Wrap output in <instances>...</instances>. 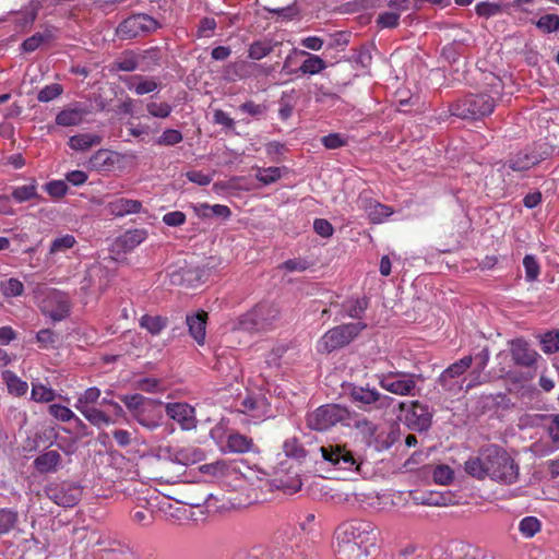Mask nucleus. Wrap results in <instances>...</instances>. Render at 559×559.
<instances>
[{"instance_id": "obj_1", "label": "nucleus", "mask_w": 559, "mask_h": 559, "mask_svg": "<svg viewBox=\"0 0 559 559\" xmlns=\"http://www.w3.org/2000/svg\"><path fill=\"white\" fill-rule=\"evenodd\" d=\"M464 471L476 479H490L512 485L518 481L520 468L514 459L500 445L487 444L464 463Z\"/></svg>"}, {"instance_id": "obj_2", "label": "nucleus", "mask_w": 559, "mask_h": 559, "mask_svg": "<svg viewBox=\"0 0 559 559\" xmlns=\"http://www.w3.org/2000/svg\"><path fill=\"white\" fill-rule=\"evenodd\" d=\"M283 451L288 459L298 462L309 457L317 464L322 463L336 471L360 472L359 459L345 444L329 443L305 449L298 439L293 437L284 441Z\"/></svg>"}, {"instance_id": "obj_3", "label": "nucleus", "mask_w": 559, "mask_h": 559, "mask_svg": "<svg viewBox=\"0 0 559 559\" xmlns=\"http://www.w3.org/2000/svg\"><path fill=\"white\" fill-rule=\"evenodd\" d=\"M378 532L373 523L365 520H350L335 531V552L338 559H361L376 546Z\"/></svg>"}, {"instance_id": "obj_4", "label": "nucleus", "mask_w": 559, "mask_h": 559, "mask_svg": "<svg viewBox=\"0 0 559 559\" xmlns=\"http://www.w3.org/2000/svg\"><path fill=\"white\" fill-rule=\"evenodd\" d=\"M281 320V310L274 302L262 301L241 314L234 326L250 333L269 332L274 330Z\"/></svg>"}, {"instance_id": "obj_5", "label": "nucleus", "mask_w": 559, "mask_h": 559, "mask_svg": "<svg viewBox=\"0 0 559 559\" xmlns=\"http://www.w3.org/2000/svg\"><path fill=\"white\" fill-rule=\"evenodd\" d=\"M496 99L487 93H469L453 102L449 110L452 116L464 120H479L491 115Z\"/></svg>"}, {"instance_id": "obj_6", "label": "nucleus", "mask_w": 559, "mask_h": 559, "mask_svg": "<svg viewBox=\"0 0 559 559\" xmlns=\"http://www.w3.org/2000/svg\"><path fill=\"white\" fill-rule=\"evenodd\" d=\"M306 424L317 431H325L337 424L352 426V413L340 404H325L308 413Z\"/></svg>"}, {"instance_id": "obj_7", "label": "nucleus", "mask_w": 559, "mask_h": 559, "mask_svg": "<svg viewBox=\"0 0 559 559\" xmlns=\"http://www.w3.org/2000/svg\"><path fill=\"white\" fill-rule=\"evenodd\" d=\"M378 378L383 390L400 396H416L419 392L417 382L424 380L421 374L404 371H390Z\"/></svg>"}, {"instance_id": "obj_8", "label": "nucleus", "mask_w": 559, "mask_h": 559, "mask_svg": "<svg viewBox=\"0 0 559 559\" xmlns=\"http://www.w3.org/2000/svg\"><path fill=\"white\" fill-rule=\"evenodd\" d=\"M473 364L472 355H466L451 364L437 379V383L451 396H456L463 391L464 373Z\"/></svg>"}, {"instance_id": "obj_9", "label": "nucleus", "mask_w": 559, "mask_h": 559, "mask_svg": "<svg viewBox=\"0 0 559 559\" xmlns=\"http://www.w3.org/2000/svg\"><path fill=\"white\" fill-rule=\"evenodd\" d=\"M366 326L362 322L337 325L324 333L320 345L326 353H332L349 344Z\"/></svg>"}, {"instance_id": "obj_10", "label": "nucleus", "mask_w": 559, "mask_h": 559, "mask_svg": "<svg viewBox=\"0 0 559 559\" xmlns=\"http://www.w3.org/2000/svg\"><path fill=\"white\" fill-rule=\"evenodd\" d=\"M83 488L78 483H51L45 487L46 496L63 508L74 507L82 497Z\"/></svg>"}, {"instance_id": "obj_11", "label": "nucleus", "mask_w": 559, "mask_h": 559, "mask_svg": "<svg viewBox=\"0 0 559 559\" xmlns=\"http://www.w3.org/2000/svg\"><path fill=\"white\" fill-rule=\"evenodd\" d=\"M157 28V22L150 15L140 13L124 19L117 28L121 39H132Z\"/></svg>"}, {"instance_id": "obj_12", "label": "nucleus", "mask_w": 559, "mask_h": 559, "mask_svg": "<svg viewBox=\"0 0 559 559\" xmlns=\"http://www.w3.org/2000/svg\"><path fill=\"white\" fill-rule=\"evenodd\" d=\"M349 399L362 406H372L374 408H386L393 403V399L389 395L382 394L374 388L369 385H355L350 384L347 389Z\"/></svg>"}, {"instance_id": "obj_13", "label": "nucleus", "mask_w": 559, "mask_h": 559, "mask_svg": "<svg viewBox=\"0 0 559 559\" xmlns=\"http://www.w3.org/2000/svg\"><path fill=\"white\" fill-rule=\"evenodd\" d=\"M165 411L167 416L178 423L182 430H192L197 427L195 411L188 403H167Z\"/></svg>"}, {"instance_id": "obj_14", "label": "nucleus", "mask_w": 559, "mask_h": 559, "mask_svg": "<svg viewBox=\"0 0 559 559\" xmlns=\"http://www.w3.org/2000/svg\"><path fill=\"white\" fill-rule=\"evenodd\" d=\"M509 345L512 360L516 366L525 368L535 366L539 355L525 340L515 338L510 341Z\"/></svg>"}, {"instance_id": "obj_15", "label": "nucleus", "mask_w": 559, "mask_h": 559, "mask_svg": "<svg viewBox=\"0 0 559 559\" xmlns=\"http://www.w3.org/2000/svg\"><path fill=\"white\" fill-rule=\"evenodd\" d=\"M543 162V156L534 155L531 148H525L520 151L518 154L511 156L502 166L501 170L506 174H509L508 170L513 171H526L534 167L535 165Z\"/></svg>"}, {"instance_id": "obj_16", "label": "nucleus", "mask_w": 559, "mask_h": 559, "mask_svg": "<svg viewBox=\"0 0 559 559\" xmlns=\"http://www.w3.org/2000/svg\"><path fill=\"white\" fill-rule=\"evenodd\" d=\"M432 414L427 405L413 401L406 414V421L413 429L424 431L431 426Z\"/></svg>"}, {"instance_id": "obj_17", "label": "nucleus", "mask_w": 559, "mask_h": 559, "mask_svg": "<svg viewBox=\"0 0 559 559\" xmlns=\"http://www.w3.org/2000/svg\"><path fill=\"white\" fill-rule=\"evenodd\" d=\"M120 400L124 403L128 411L132 414L138 423H143V409L151 405H162L163 403L158 400L145 397L139 393L130 395H121Z\"/></svg>"}, {"instance_id": "obj_18", "label": "nucleus", "mask_w": 559, "mask_h": 559, "mask_svg": "<svg viewBox=\"0 0 559 559\" xmlns=\"http://www.w3.org/2000/svg\"><path fill=\"white\" fill-rule=\"evenodd\" d=\"M254 442L252 438H249L239 432H231L227 436L226 442L223 445L222 450L225 453H248L254 451Z\"/></svg>"}, {"instance_id": "obj_19", "label": "nucleus", "mask_w": 559, "mask_h": 559, "mask_svg": "<svg viewBox=\"0 0 559 559\" xmlns=\"http://www.w3.org/2000/svg\"><path fill=\"white\" fill-rule=\"evenodd\" d=\"M58 28L55 26H46L43 31L35 33L33 36L26 38L21 47L25 52H33L43 44H48L57 39Z\"/></svg>"}, {"instance_id": "obj_20", "label": "nucleus", "mask_w": 559, "mask_h": 559, "mask_svg": "<svg viewBox=\"0 0 559 559\" xmlns=\"http://www.w3.org/2000/svg\"><path fill=\"white\" fill-rule=\"evenodd\" d=\"M128 90L133 91L136 95H145L155 92L159 84L154 78L143 75H132L121 78Z\"/></svg>"}, {"instance_id": "obj_21", "label": "nucleus", "mask_w": 559, "mask_h": 559, "mask_svg": "<svg viewBox=\"0 0 559 559\" xmlns=\"http://www.w3.org/2000/svg\"><path fill=\"white\" fill-rule=\"evenodd\" d=\"M62 457L56 450H49L39 454L33 465L40 474L56 473L61 466Z\"/></svg>"}, {"instance_id": "obj_22", "label": "nucleus", "mask_w": 559, "mask_h": 559, "mask_svg": "<svg viewBox=\"0 0 559 559\" xmlns=\"http://www.w3.org/2000/svg\"><path fill=\"white\" fill-rule=\"evenodd\" d=\"M90 112L85 106L69 107L56 116V123L62 127L79 126Z\"/></svg>"}, {"instance_id": "obj_23", "label": "nucleus", "mask_w": 559, "mask_h": 559, "mask_svg": "<svg viewBox=\"0 0 559 559\" xmlns=\"http://www.w3.org/2000/svg\"><path fill=\"white\" fill-rule=\"evenodd\" d=\"M109 213L116 217H123L129 214L140 213L142 202L139 200L118 198L107 205Z\"/></svg>"}, {"instance_id": "obj_24", "label": "nucleus", "mask_w": 559, "mask_h": 559, "mask_svg": "<svg viewBox=\"0 0 559 559\" xmlns=\"http://www.w3.org/2000/svg\"><path fill=\"white\" fill-rule=\"evenodd\" d=\"M204 451L194 445H187L175 450L171 453V460L178 464L188 466L203 461Z\"/></svg>"}, {"instance_id": "obj_25", "label": "nucleus", "mask_w": 559, "mask_h": 559, "mask_svg": "<svg viewBox=\"0 0 559 559\" xmlns=\"http://www.w3.org/2000/svg\"><path fill=\"white\" fill-rule=\"evenodd\" d=\"M206 318L207 314L204 311L187 316L189 333L199 345H203L205 341Z\"/></svg>"}, {"instance_id": "obj_26", "label": "nucleus", "mask_w": 559, "mask_h": 559, "mask_svg": "<svg viewBox=\"0 0 559 559\" xmlns=\"http://www.w3.org/2000/svg\"><path fill=\"white\" fill-rule=\"evenodd\" d=\"M147 238L146 229H129L117 240V246L123 252H130Z\"/></svg>"}, {"instance_id": "obj_27", "label": "nucleus", "mask_w": 559, "mask_h": 559, "mask_svg": "<svg viewBox=\"0 0 559 559\" xmlns=\"http://www.w3.org/2000/svg\"><path fill=\"white\" fill-rule=\"evenodd\" d=\"M473 357V361L475 362V367L473 371L471 372V381L466 384V390L468 391L475 385L479 384V378L481 372L486 369L489 359H490V352L488 347H483L478 353H476Z\"/></svg>"}, {"instance_id": "obj_28", "label": "nucleus", "mask_w": 559, "mask_h": 559, "mask_svg": "<svg viewBox=\"0 0 559 559\" xmlns=\"http://www.w3.org/2000/svg\"><path fill=\"white\" fill-rule=\"evenodd\" d=\"M195 214L201 218L218 217L224 221L231 216V211L227 205L207 203H199L193 206Z\"/></svg>"}, {"instance_id": "obj_29", "label": "nucleus", "mask_w": 559, "mask_h": 559, "mask_svg": "<svg viewBox=\"0 0 559 559\" xmlns=\"http://www.w3.org/2000/svg\"><path fill=\"white\" fill-rule=\"evenodd\" d=\"M294 51L297 52L296 49ZM298 53L308 57L298 69L302 74H318L326 68V63L321 57L309 53L305 50H300Z\"/></svg>"}, {"instance_id": "obj_30", "label": "nucleus", "mask_w": 559, "mask_h": 559, "mask_svg": "<svg viewBox=\"0 0 559 559\" xmlns=\"http://www.w3.org/2000/svg\"><path fill=\"white\" fill-rule=\"evenodd\" d=\"M102 136L92 133H82L69 139V146L74 151H87L92 146L102 143Z\"/></svg>"}, {"instance_id": "obj_31", "label": "nucleus", "mask_w": 559, "mask_h": 559, "mask_svg": "<svg viewBox=\"0 0 559 559\" xmlns=\"http://www.w3.org/2000/svg\"><path fill=\"white\" fill-rule=\"evenodd\" d=\"M163 51L159 47H151L139 55L143 71H152L160 66Z\"/></svg>"}, {"instance_id": "obj_32", "label": "nucleus", "mask_w": 559, "mask_h": 559, "mask_svg": "<svg viewBox=\"0 0 559 559\" xmlns=\"http://www.w3.org/2000/svg\"><path fill=\"white\" fill-rule=\"evenodd\" d=\"M277 45L278 43H274L270 39L254 40L248 48V58L251 60H261L269 56Z\"/></svg>"}, {"instance_id": "obj_33", "label": "nucleus", "mask_w": 559, "mask_h": 559, "mask_svg": "<svg viewBox=\"0 0 559 559\" xmlns=\"http://www.w3.org/2000/svg\"><path fill=\"white\" fill-rule=\"evenodd\" d=\"M2 379L8 386V391L16 396H22L27 392L28 385L25 381L21 380L13 371L4 370Z\"/></svg>"}, {"instance_id": "obj_34", "label": "nucleus", "mask_w": 559, "mask_h": 559, "mask_svg": "<svg viewBox=\"0 0 559 559\" xmlns=\"http://www.w3.org/2000/svg\"><path fill=\"white\" fill-rule=\"evenodd\" d=\"M92 425L96 427L108 426L112 419L103 411L92 406L78 409Z\"/></svg>"}, {"instance_id": "obj_35", "label": "nucleus", "mask_w": 559, "mask_h": 559, "mask_svg": "<svg viewBox=\"0 0 559 559\" xmlns=\"http://www.w3.org/2000/svg\"><path fill=\"white\" fill-rule=\"evenodd\" d=\"M76 245V239L73 235L66 234L60 237H56L49 247V255H57L59 253H66Z\"/></svg>"}, {"instance_id": "obj_36", "label": "nucleus", "mask_w": 559, "mask_h": 559, "mask_svg": "<svg viewBox=\"0 0 559 559\" xmlns=\"http://www.w3.org/2000/svg\"><path fill=\"white\" fill-rule=\"evenodd\" d=\"M167 325V319L160 316L144 314L140 319V326L147 330L152 335H158Z\"/></svg>"}, {"instance_id": "obj_37", "label": "nucleus", "mask_w": 559, "mask_h": 559, "mask_svg": "<svg viewBox=\"0 0 559 559\" xmlns=\"http://www.w3.org/2000/svg\"><path fill=\"white\" fill-rule=\"evenodd\" d=\"M352 425L358 430L364 442L366 444H371L377 431V425L366 418L355 419L353 417Z\"/></svg>"}, {"instance_id": "obj_38", "label": "nucleus", "mask_w": 559, "mask_h": 559, "mask_svg": "<svg viewBox=\"0 0 559 559\" xmlns=\"http://www.w3.org/2000/svg\"><path fill=\"white\" fill-rule=\"evenodd\" d=\"M140 67L139 55L133 51H126L123 55L115 61L114 68L119 71L132 72Z\"/></svg>"}, {"instance_id": "obj_39", "label": "nucleus", "mask_w": 559, "mask_h": 559, "mask_svg": "<svg viewBox=\"0 0 559 559\" xmlns=\"http://www.w3.org/2000/svg\"><path fill=\"white\" fill-rule=\"evenodd\" d=\"M19 520V513L10 508L0 509V535L11 532Z\"/></svg>"}, {"instance_id": "obj_40", "label": "nucleus", "mask_w": 559, "mask_h": 559, "mask_svg": "<svg viewBox=\"0 0 559 559\" xmlns=\"http://www.w3.org/2000/svg\"><path fill=\"white\" fill-rule=\"evenodd\" d=\"M368 217L373 224L381 223L384 218L389 217L393 211L390 206L381 204L379 202H370L366 207Z\"/></svg>"}, {"instance_id": "obj_41", "label": "nucleus", "mask_w": 559, "mask_h": 559, "mask_svg": "<svg viewBox=\"0 0 559 559\" xmlns=\"http://www.w3.org/2000/svg\"><path fill=\"white\" fill-rule=\"evenodd\" d=\"M542 350L545 354L559 352V330H551L544 333L539 340Z\"/></svg>"}, {"instance_id": "obj_42", "label": "nucleus", "mask_w": 559, "mask_h": 559, "mask_svg": "<svg viewBox=\"0 0 559 559\" xmlns=\"http://www.w3.org/2000/svg\"><path fill=\"white\" fill-rule=\"evenodd\" d=\"M542 528V523L536 516H525L519 523V532L525 538L534 537Z\"/></svg>"}, {"instance_id": "obj_43", "label": "nucleus", "mask_w": 559, "mask_h": 559, "mask_svg": "<svg viewBox=\"0 0 559 559\" xmlns=\"http://www.w3.org/2000/svg\"><path fill=\"white\" fill-rule=\"evenodd\" d=\"M162 405H151L143 409V418L145 421L139 423L143 427L153 430L159 426V420L162 418Z\"/></svg>"}, {"instance_id": "obj_44", "label": "nucleus", "mask_w": 559, "mask_h": 559, "mask_svg": "<svg viewBox=\"0 0 559 559\" xmlns=\"http://www.w3.org/2000/svg\"><path fill=\"white\" fill-rule=\"evenodd\" d=\"M241 405L243 407V413L252 414L253 417L260 418L264 415V411H261V408H266V403L264 399H255L253 396H247L241 402Z\"/></svg>"}, {"instance_id": "obj_45", "label": "nucleus", "mask_w": 559, "mask_h": 559, "mask_svg": "<svg viewBox=\"0 0 559 559\" xmlns=\"http://www.w3.org/2000/svg\"><path fill=\"white\" fill-rule=\"evenodd\" d=\"M0 290L5 297H17L23 294L24 285L20 280L11 277L0 283Z\"/></svg>"}, {"instance_id": "obj_46", "label": "nucleus", "mask_w": 559, "mask_h": 559, "mask_svg": "<svg viewBox=\"0 0 559 559\" xmlns=\"http://www.w3.org/2000/svg\"><path fill=\"white\" fill-rule=\"evenodd\" d=\"M523 266L525 270V280L534 282L538 278L540 273V265L533 254H526L523 259Z\"/></svg>"}, {"instance_id": "obj_47", "label": "nucleus", "mask_w": 559, "mask_h": 559, "mask_svg": "<svg viewBox=\"0 0 559 559\" xmlns=\"http://www.w3.org/2000/svg\"><path fill=\"white\" fill-rule=\"evenodd\" d=\"M12 199L17 203H22L32 199L37 198L36 185H25L21 187H16L12 191Z\"/></svg>"}, {"instance_id": "obj_48", "label": "nucleus", "mask_w": 559, "mask_h": 559, "mask_svg": "<svg viewBox=\"0 0 559 559\" xmlns=\"http://www.w3.org/2000/svg\"><path fill=\"white\" fill-rule=\"evenodd\" d=\"M100 396V390L96 386L88 388L78 397V401L74 405L76 409H82L83 407H92L91 404H94L98 401Z\"/></svg>"}, {"instance_id": "obj_49", "label": "nucleus", "mask_w": 559, "mask_h": 559, "mask_svg": "<svg viewBox=\"0 0 559 559\" xmlns=\"http://www.w3.org/2000/svg\"><path fill=\"white\" fill-rule=\"evenodd\" d=\"M415 500L425 506H447L449 498L440 492H424L420 496L415 497Z\"/></svg>"}, {"instance_id": "obj_50", "label": "nucleus", "mask_w": 559, "mask_h": 559, "mask_svg": "<svg viewBox=\"0 0 559 559\" xmlns=\"http://www.w3.org/2000/svg\"><path fill=\"white\" fill-rule=\"evenodd\" d=\"M368 299L362 297V298H357L355 300H350L348 301L344 307L347 311V314L353 318V319H360L364 314V312L366 311V309L368 308Z\"/></svg>"}, {"instance_id": "obj_51", "label": "nucleus", "mask_w": 559, "mask_h": 559, "mask_svg": "<svg viewBox=\"0 0 559 559\" xmlns=\"http://www.w3.org/2000/svg\"><path fill=\"white\" fill-rule=\"evenodd\" d=\"M56 397V392L41 383H33L32 399L36 402H51Z\"/></svg>"}, {"instance_id": "obj_52", "label": "nucleus", "mask_w": 559, "mask_h": 559, "mask_svg": "<svg viewBox=\"0 0 559 559\" xmlns=\"http://www.w3.org/2000/svg\"><path fill=\"white\" fill-rule=\"evenodd\" d=\"M432 477L437 484L449 485L454 478V472L450 466L440 464L433 468Z\"/></svg>"}, {"instance_id": "obj_53", "label": "nucleus", "mask_w": 559, "mask_h": 559, "mask_svg": "<svg viewBox=\"0 0 559 559\" xmlns=\"http://www.w3.org/2000/svg\"><path fill=\"white\" fill-rule=\"evenodd\" d=\"M63 92V88L58 83H52L44 86L37 94V99L40 103H48L59 97Z\"/></svg>"}, {"instance_id": "obj_54", "label": "nucleus", "mask_w": 559, "mask_h": 559, "mask_svg": "<svg viewBox=\"0 0 559 559\" xmlns=\"http://www.w3.org/2000/svg\"><path fill=\"white\" fill-rule=\"evenodd\" d=\"M282 176L280 167L259 168L255 175L257 180L263 185H270L277 181Z\"/></svg>"}, {"instance_id": "obj_55", "label": "nucleus", "mask_w": 559, "mask_h": 559, "mask_svg": "<svg viewBox=\"0 0 559 559\" xmlns=\"http://www.w3.org/2000/svg\"><path fill=\"white\" fill-rule=\"evenodd\" d=\"M536 26L545 33H552L559 29V15L545 14L538 19Z\"/></svg>"}, {"instance_id": "obj_56", "label": "nucleus", "mask_w": 559, "mask_h": 559, "mask_svg": "<svg viewBox=\"0 0 559 559\" xmlns=\"http://www.w3.org/2000/svg\"><path fill=\"white\" fill-rule=\"evenodd\" d=\"M182 139V134L179 130L166 129L156 140V144L163 146H173L180 143Z\"/></svg>"}, {"instance_id": "obj_57", "label": "nucleus", "mask_w": 559, "mask_h": 559, "mask_svg": "<svg viewBox=\"0 0 559 559\" xmlns=\"http://www.w3.org/2000/svg\"><path fill=\"white\" fill-rule=\"evenodd\" d=\"M36 340L39 343L40 348L48 349L55 347L58 336L53 331L43 329L37 332Z\"/></svg>"}, {"instance_id": "obj_58", "label": "nucleus", "mask_w": 559, "mask_h": 559, "mask_svg": "<svg viewBox=\"0 0 559 559\" xmlns=\"http://www.w3.org/2000/svg\"><path fill=\"white\" fill-rule=\"evenodd\" d=\"M48 412L52 417L63 423L70 421L75 417V414L70 408L60 404L49 405Z\"/></svg>"}, {"instance_id": "obj_59", "label": "nucleus", "mask_w": 559, "mask_h": 559, "mask_svg": "<svg viewBox=\"0 0 559 559\" xmlns=\"http://www.w3.org/2000/svg\"><path fill=\"white\" fill-rule=\"evenodd\" d=\"M547 424V431L554 443L559 444V414H547L544 416Z\"/></svg>"}, {"instance_id": "obj_60", "label": "nucleus", "mask_w": 559, "mask_h": 559, "mask_svg": "<svg viewBox=\"0 0 559 559\" xmlns=\"http://www.w3.org/2000/svg\"><path fill=\"white\" fill-rule=\"evenodd\" d=\"M400 17L401 15L399 12H383L378 15L377 24L381 28H395L399 25Z\"/></svg>"}, {"instance_id": "obj_61", "label": "nucleus", "mask_w": 559, "mask_h": 559, "mask_svg": "<svg viewBox=\"0 0 559 559\" xmlns=\"http://www.w3.org/2000/svg\"><path fill=\"white\" fill-rule=\"evenodd\" d=\"M147 112L156 118H167L171 114V106L168 103L151 102L146 105Z\"/></svg>"}, {"instance_id": "obj_62", "label": "nucleus", "mask_w": 559, "mask_h": 559, "mask_svg": "<svg viewBox=\"0 0 559 559\" xmlns=\"http://www.w3.org/2000/svg\"><path fill=\"white\" fill-rule=\"evenodd\" d=\"M476 14L483 17H491L501 12V5L491 2H480L475 7Z\"/></svg>"}, {"instance_id": "obj_63", "label": "nucleus", "mask_w": 559, "mask_h": 559, "mask_svg": "<svg viewBox=\"0 0 559 559\" xmlns=\"http://www.w3.org/2000/svg\"><path fill=\"white\" fill-rule=\"evenodd\" d=\"M321 143L328 150H336L345 146L347 141L340 133H330L321 139Z\"/></svg>"}, {"instance_id": "obj_64", "label": "nucleus", "mask_w": 559, "mask_h": 559, "mask_svg": "<svg viewBox=\"0 0 559 559\" xmlns=\"http://www.w3.org/2000/svg\"><path fill=\"white\" fill-rule=\"evenodd\" d=\"M162 382L156 378H142L135 382V388L138 390L155 393L160 390Z\"/></svg>"}]
</instances>
